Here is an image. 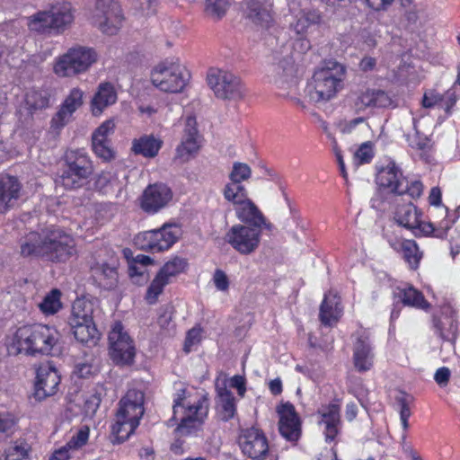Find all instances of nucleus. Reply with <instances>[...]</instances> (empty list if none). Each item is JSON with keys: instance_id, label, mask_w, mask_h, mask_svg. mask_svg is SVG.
I'll return each instance as SVG.
<instances>
[{"instance_id": "obj_1", "label": "nucleus", "mask_w": 460, "mask_h": 460, "mask_svg": "<svg viewBox=\"0 0 460 460\" xmlns=\"http://www.w3.org/2000/svg\"><path fill=\"white\" fill-rule=\"evenodd\" d=\"M19 243L22 257H38L53 263L66 262L76 253L72 235L57 226L30 232Z\"/></svg>"}, {"instance_id": "obj_2", "label": "nucleus", "mask_w": 460, "mask_h": 460, "mask_svg": "<svg viewBox=\"0 0 460 460\" xmlns=\"http://www.w3.org/2000/svg\"><path fill=\"white\" fill-rule=\"evenodd\" d=\"M59 332L46 324H29L19 327L7 346L10 355H49L58 344Z\"/></svg>"}, {"instance_id": "obj_3", "label": "nucleus", "mask_w": 460, "mask_h": 460, "mask_svg": "<svg viewBox=\"0 0 460 460\" xmlns=\"http://www.w3.org/2000/svg\"><path fill=\"white\" fill-rule=\"evenodd\" d=\"M71 4L58 2L49 9L39 11L28 17L30 31L43 35L60 34L73 22Z\"/></svg>"}, {"instance_id": "obj_4", "label": "nucleus", "mask_w": 460, "mask_h": 460, "mask_svg": "<svg viewBox=\"0 0 460 460\" xmlns=\"http://www.w3.org/2000/svg\"><path fill=\"white\" fill-rule=\"evenodd\" d=\"M344 73L345 69L340 64L326 63L314 72L305 89V95L314 102L330 101L341 88Z\"/></svg>"}, {"instance_id": "obj_5", "label": "nucleus", "mask_w": 460, "mask_h": 460, "mask_svg": "<svg viewBox=\"0 0 460 460\" xmlns=\"http://www.w3.org/2000/svg\"><path fill=\"white\" fill-rule=\"evenodd\" d=\"M406 182L401 169L394 161H389L385 166L378 170L376 174V183L379 189L370 200L371 208L385 211L386 204L391 200L397 201L402 196V185Z\"/></svg>"}, {"instance_id": "obj_6", "label": "nucleus", "mask_w": 460, "mask_h": 460, "mask_svg": "<svg viewBox=\"0 0 460 460\" xmlns=\"http://www.w3.org/2000/svg\"><path fill=\"white\" fill-rule=\"evenodd\" d=\"M93 172V163L87 152L70 149L64 155L59 182L66 190L80 189L87 183Z\"/></svg>"}, {"instance_id": "obj_7", "label": "nucleus", "mask_w": 460, "mask_h": 460, "mask_svg": "<svg viewBox=\"0 0 460 460\" xmlns=\"http://www.w3.org/2000/svg\"><path fill=\"white\" fill-rule=\"evenodd\" d=\"M93 303L84 297L72 304L67 323L75 338L83 344L94 345L99 340L100 333L93 320Z\"/></svg>"}, {"instance_id": "obj_8", "label": "nucleus", "mask_w": 460, "mask_h": 460, "mask_svg": "<svg viewBox=\"0 0 460 460\" xmlns=\"http://www.w3.org/2000/svg\"><path fill=\"white\" fill-rule=\"evenodd\" d=\"M97 53L92 48L75 46L55 58L53 72L58 77H74L84 74L97 61Z\"/></svg>"}, {"instance_id": "obj_9", "label": "nucleus", "mask_w": 460, "mask_h": 460, "mask_svg": "<svg viewBox=\"0 0 460 460\" xmlns=\"http://www.w3.org/2000/svg\"><path fill=\"white\" fill-rule=\"evenodd\" d=\"M185 393V389H181L177 392L172 406L173 419L176 418L179 407L184 409V415L176 428V431L181 435H189L201 426L208 417L209 409V401L206 395L200 396L193 402H189L185 405L183 403Z\"/></svg>"}, {"instance_id": "obj_10", "label": "nucleus", "mask_w": 460, "mask_h": 460, "mask_svg": "<svg viewBox=\"0 0 460 460\" xmlns=\"http://www.w3.org/2000/svg\"><path fill=\"white\" fill-rule=\"evenodd\" d=\"M189 78V72L179 59H166L155 66L151 72L152 84L165 93L181 92Z\"/></svg>"}, {"instance_id": "obj_11", "label": "nucleus", "mask_w": 460, "mask_h": 460, "mask_svg": "<svg viewBox=\"0 0 460 460\" xmlns=\"http://www.w3.org/2000/svg\"><path fill=\"white\" fill-rule=\"evenodd\" d=\"M181 234L182 230L180 225L165 223L158 229L137 234L134 243L142 251L161 252L171 249L179 241Z\"/></svg>"}, {"instance_id": "obj_12", "label": "nucleus", "mask_w": 460, "mask_h": 460, "mask_svg": "<svg viewBox=\"0 0 460 460\" xmlns=\"http://www.w3.org/2000/svg\"><path fill=\"white\" fill-rule=\"evenodd\" d=\"M207 80L216 97L219 99L240 100L245 94V88L241 79L229 71L210 68Z\"/></svg>"}, {"instance_id": "obj_13", "label": "nucleus", "mask_w": 460, "mask_h": 460, "mask_svg": "<svg viewBox=\"0 0 460 460\" xmlns=\"http://www.w3.org/2000/svg\"><path fill=\"white\" fill-rule=\"evenodd\" d=\"M109 353L112 362L120 367L131 366L135 361L136 348L133 340L124 331L120 322H116L109 333Z\"/></svg>"}, {"instance_id": "obj_14", "label": "nucleus", "mask_w": 460, "mask_h": 460, "mask_svg": "<svg viewBox=\"0 0 460 460\" xmlns=\"http://www.w3.org/2000/svg\"><path fill=\"white\" fill-rule=\"evenodd\" d=\"M93 19L103 33L113 35L119 30L123 16L120 7L114 0H96Z\"/></svg>"}, {"instance_id": "obj_15", "label": "nucleus", "mask_w": 460, "mask_h": 460, "mask_svg": "<svg viewBox=\"0 0 460 460\" xmlns=\"http://www.w3.org/2000/svg\"><path fill=\"white\" fill-rule=\"evenodd\" d=\"M261 233L262 229L238 224L229 229L226 240L239 253L249 255L258 249Z\"/></svg>"}, {"instance_id": "obj_16", "label": "nucleus", "mask_w": 460, "mask_h": 460, "mask_svg": "<svg viewBox=\"0 0 460 460\" xmlns=\"http://www.w3.org/2000/svg\"><path fill=\"white\" fill-rule=\"evenodd\" d=\"M145 394L138 389H128L119 401V407L116 415L118 420H127L129 431L135 430L144 415Z\"/></svg>"}, {"instance_id": "obj_17", "label": "nucleus", "mask_w": 460, "mask_h": 460, "mask_svg": "<svg viewBox=\"0 0 460 460\" xmlns=\"http://www.w3.org/2000/svg\"><path fill=\"white\" fill-rule=\"evenodd\" d=\"M172 197V190L167 184H149L138 198L139 208L148 215H155L167 207Z\"/></svg>"}, {"instance_id": "obj_18", "label": "nucleus", "mask_w": 460, "mask_h": 460, "mask_svg": "<svg viewBox=\"0 0 460 460\" xmlns=\"http://www.w3.org/2000/svg\"><path fill=\"white\" fill-rule=\"evenodd\" d=\"M238 444L243 455L252 460H263L269 453L267 437L261 429L255 427L242 429Z\"/></svg>"}, {"instance_id": "obj_19", "label": "nucleus", "mask_w": 460, "mask_h": 460, "mask_svg": "<svg viewBox=\"0 0 460 460\" xmlns=\"http://www.w3.org/2000/svg\"><path fill=\"white\" fill-rule=\"evenodd\" d=\"M317 414L320 416L319 425L323 427V433L327 443H337L341 433L342 421L341 418V403L339 400L322 405Z\"/></svg>"}, {"instance_id": "obj_20", "label": "nucleus", "mask_w": 460, "mask_h": 460, "mask_svg": "<svg viewBox=\"0 0 460 460\" xmlns=\"http://www.w3.org/2000/svg\"><path fill=\"white\" fill-rule=\"evenodd\" d=\"M271 82L278 89V94L284 97L298 87L296 68L291 58H285L273 66Z\"/></svg>"}, {"instance_id": "obj_21", "label": "nucleus", "mask_w": 460, "mask_h": 460, "mask_svg": "<svg viewBox=\"0 0 460 460\" xmlns=\"http://www.w3.org/2000/svg\"><path fill=\"white\" fill-rule=\"evenodd\" d=\"M353 364L359 373L369 371L374 366L375 353L370 334L367 330L360 329L354 334Z\"/></svg>"}, {"instance_id": "obj_22", "label": "nucleus", "mask_w": 460, "mask_h": 460, "mask_svg": "<svg viewBox=\"0 0 460 460\" xmlns=\"http://www.w3.org/2000/svg\"><path fill=\"white\" fill-rule=\"evenodd\" d=\"M396 105V101L389 93L382 89L367 88L358 94L353 107L357 113H360L367 110L393 109Z\"/></svg>"}, {"instance_id": "obj_23", "label": "nucleus", "mask_w": 460, "mask_h": 460, "mask_svg": "<svg viewBox=\"0 0 460 460\" xmlns=\"http://www.w3.org/2000/svg\"><path fill=\"white\" fill-rule=\"evenodd\" d=\"M34 396L41 401L54 395L60 384V375L51 362L41 364L37 369Z\"/></svg>"}, {"instance_id": "obj_24", "label": "nucleus", "mask_w": 460, "mask_h": 460, "mask_svg": "<svg viewBox=\"0 0 460 460\" xmlns=\"http://www.w3.org/2000/svg\"><path fill=\"white\" fill-rule=\"evenodd\" d=\"M277 411L279 416V433L287 440L296 442L301 436V421L294 405L288 402L282 403Z\"/></svg>"}, {"instance_id": "obj_25", "label": "nucleus", "mask_w": 460, "mask_h": 460, "mask_svg": "<svg viewBox=\"0 0 460 460\" xmlns=\"http://www.w3.org/2000/svg\"><path fill=\"white\" fill-rule=\"evenodd\" d=\"M84 96V93L79 87H74L70 90L59 110L51 119L53 129L59 130L69 122L72 115L83 105Z\"/></svg>"}, {"instance_id": "obj_26", "label": "nucleus", "mask_w": 460, "mask_h": 460, "mask_svg": "<svg viewBox=\"0 0 460 460\" xmlns=\"http://www.w3.org/2000/svg\"><path fill=\"white\" fill-rule=\"evenodd\" d=\"M457 316L450 307L442 309L438 315L433 316L432 327L435 334L442 341L455 343L458 333Z\"/></svg>"}, {"instance_id": "obj_27", "label": "nucleus", "mask_w": 460, "mask_h": 460, "mask_svg": "<svg viewBox=\"0 0 460 460\" xmlns=\"http://www.w3.org/2000/svg\"><path fill=\"white\" fill-rule=\"evenodd\" d=\"M200 139L201 136L197 128L196 117L187 116L181 143L176 149L177 155L182 160H188L192 154L199 149Z\"/></svg>"}, {"instance_id": "obj_28", "label": "nucleus", "mask_w": 460, "mask_h": 460, "mask_svg": "<svg viewBox=\"0 0 460 460\" xmlns=\"http://www.w3.org/2000/svg\"><path fill=\"white\" fill-rule=\"evenodd\" d=\"M243 16L251 22L262 28H268L272 21L271 4L265 0H243Z\"/></svg>"}, {"instance_id": "obj_29", "label": "nucleus", "mask_w": 460, "mask_h": 460, "mask_svg": "<svg viewBox=\"0 0 460 460\" xmlns=\"http://www.w3.org/2000/svg\"><path fill=\"white\" fill-rule=\"evenodd\" d=\"M385 237L391 248L402 254V258L411 270H416L419 268L423 252L420 250L414 240L390 237L387 233H385Z\"/></svg>"}, {"instance_id": "obj_30", "label": "nucleus", "mask_w": 460, "mask_h": 460, "mask_svg": "<svg viewBox=\"0 0 460 460\" xmlns=\"http://www.w3.org/2000/svg\"><path fill=\"white\" fill-rule=\"evenodd\" d=\"M237 218L244 224V226L258 229L271 230L272 224L269 223L262 212L249 199L241 206L234 208Z\"/></svg>"}, {"instance_id": "obj_31", "label": "nucleus", "mask_w": 460, "mask_h": 460, "mask_svg": "<svg viewBox=\"0 0 460 460\" xmlns=\"http://www.w3.org/2000/svg\"><path fill=\"white\" fill-rule=\"evenodd\" d=\"M93 282L104 289H111L118 283V270L113 262L95 261L90 267Z\"/></svg>"}, {"instance_id": "obj_32", "label": "nucleus", "mask_w": 460, "mask_h": 460, "mask_svg": "<svg viewBox=\"0 0 460 460\" xmlns=\"http://www.w3.org/2000/svg\"><path fill=\"white\" fill-rule=\"evenodd\" d=\"M22 185L14 176L0 177V213L11 208L20 197Z\"/></svg>"}, {"instance_id": "obj_33", "label": "nucleus", "mask_w": 460, "mask_h": 460, "mask_svg": "<svg viewBox=\"0 0 460 460\" xmlns=\"http://www.w3.org/2000/svg\"><path fill=\"white\" fill-rule=\"evenodd\" d=\"M342 315L341 298L332 292L324 295L320 305L319 319L325 326L336 323Z\"/></svg>"}, {"instance_id": "obj_34", "label": "nucleus", "mask_w": 460, "mask_h": 460, "mask_svg": "<svg viewBox=\"0 0 460 460\" xmlns=\"http://www.w3.org/2000/svg\"><path fill=\"white\" fill-rule=\"evenodd\" d=\"M118 96L114 85L110 82H103L98 85L91 102L93 114L100 115L104 109L114 104Z\"/></svg>"}, {"instance_id": "obj_35", "label": "nucleus", "mask_w": 460, "mask_h": 460, "mask_svg": "<svg viewBox=\"0 0 460 460\" xmlns=\"http://www.w3.org/2000/svg\"><path fill=\"white\" fill-rule=\"evenodd\" d=\"M394 296L406 306L424 311L429 310L430 307V304L425 299L423 294L412 286L397 288L394 291Z\"/></svg>"}, {"instance_id": "obj_36", "label": "nucleus", "mask_w": 460, "mask_h": 460, "mask_svg": "<svg viewBox=\"0 0 460 460\" xmlns=\"http://www.w3.org/2000/svg\"><path fill=\"white\" fill-rule=\"evenodd\" d=\"M420 216L421 214L418 211L417 208L409 201L396 208L394 220L399 226L413 230L420 225Z\"/></svg>"}, {"instance_id": "obj_37", "label": "nucleus", "mask_w": 460, "mask_h": 460, "mask_svg": "<svg viewBox=\"0 0 460 460\" xmlns=\"http://www.w3.org/2000/svg\"><path fill=\"white\" fill-rule=\"evenodd\" d=\"M218 415L223 421H228L234 418L236 412L235 398L226 387L217 389Z\"/></svg>"}, {"instance_id": "obj_38", "label": "nucleus", "mask_w": 460, "mask_h": 460, "mask_svg": "<svg viewBox=\"0 0 460 460\" xmlns=\"http://www.w3.org/2000/svg\"><path fill=\"white\" fill-rule=\"evenodd\" d=\"M162 146V142L153 136H143L138 139H134L132 143V151L136 155H141L145 157H155Z\"/></svg>"}, {"instance_id": "obj_39", "label": "nucleus", "mask_w": 460, "mask_h": 460, "mask_svg": "<svg viewBox=\"0 0 460 460\" xmlns=\"http://www.w3.org/2000/svg\"><path fill=\"white\" fill-rule=\"evenodd\" d=\"M224 199L230 202L234 208L241 206L250 199L248 190L243 184L227 182L223 189Z\"/></svg>"}, {"instance_id": "obj_40", "label": "nucleus", "mask_w": 460, "mask_h": 460, "mask_svg": "<svg viewBox=\"0 0 460 460\" xmlns=\"http://www.w3.org/2000/svg\"><path fill=\"white\" fill-rule=\"evenodd\" d=\"M60 297L61 292L57 288L52 289L39 304L40 310L46 315L58 313L62 307Z\"/></svg>"}, {"instance_id": "obj_41", "label": "nucleus", "mask_w": 460, "mask_h": 460, "mask_svg": "<svg viewBox=\"0 0 460 460\" xmlns=\"http://www.w3.org/2000/svg\"><path fill=\"white\" fill-rule=\"evenodd\" d=\"M230 7L229 0H205V13L213 20L219 21Z\"/></svg>"}, {"instance_id": "obj_42", "label": "nucleus", "mask_w": 460, "mask_h": 460, "mask_svg": "<svg viewBox=\"0 0 460 460\" xmlns=\"http://www.w3.org/2000/svg\"><path fill=\"white\" fill-rule=\"evenodd\" d=\"M187 260L179 256H174L160 269L159 272L170 280L171 278L183 272L187 268Z\"/></svg>"}, {"instance_id": "obj_43", "label": "nucleus", "mask_w": 460, "mask_h": 460, "mask_svg": "<svg viewBox=\"0 0 460 460\" xmlns=\"http://www.w3.org/2000/svg\"><path fill=\"white\" fill-rule=\"evenodd\" d=\"M169 283L170 280L158 271L146 291V299L148 304H155L158 296L163 293L164 287Z\"/></svg>"}, {"instance_id": "obj_44", "label": "nucleus", "mask_w": 460, "mask_h": 460, "mask_svg": "<svg viewBox=\"0 0 460 460\" xmlns=\"http://www.w3.org/2000/svg\"><path fill=\"white\" fill-rule=\"evenodd\" d=\"M451 228V224L448 221H442L438 227L432 223H423L420 220V225H418L417 228L413 229V231H419L425 235H429L433 234V235L437 238L443 239L447 236V231ZM415 235H418L416 232H414Z\"/></svg>"}, {"instance_id": "obj_45", "label": "nucleus", "mask_w": 460, "mask_h": 460, "mask_svg": "<svg viewBox=\"0 0 460 460\" xmlns=\"http://www.w3.org/2000/svg\"><path fill=\"white\" fill-rule=\"evenodd\" d=\"M251 175L252 169L247 164L234 162L229 173V180L230 182L243 184V181L250 179Z\"/></svg>"}, {"instance_id": "obj_46", "label": "nucleus", "mask_w": 460, "mask_h": 460, "mask_svg": "<svg viewBox=\"0 0 460 460\" xmlns=\"http://www.w3.org/2000/svg\"><path fill=\"white\" fill-rule=\"evenodd\" d=\"M94 154L103 161H111L115 157V152L111 146V140L92 139Z\"/></svg>"}, {"instance_id": "obj_47", "label": "nucleus", "mask_w": 460, "mask_h": 460, "mask_svg": "<svg viewBox=\"0 0 460 460\" xmlns=\"http://www.w3.org/2000/svg\"><path fill=\"white\" fill-rule=\"evenodd\" d=\"M127 420H118L111 426V435L114 437L113 443H122L127 440L135 430L129 431V427L126 425Z\"/></svg>"}, {"instance_id": "obj_48", "label": "nucleus", "mask_w": 460, "mask_h": 460, "mask_svg": "<svg viewBox=\"0 0 460 460\" xmlns=\"http://www.w3.org/2000/svg\"><path fill=\"white\" fill-rule=\"evenodd\" d=\"M88 438L89 428L84 426L66 442L67 447H70L72 450H77L87 443Z\"/></svg>"}, {"instance_id": "obj_49", "label": "nucleus", "mask_w": 460, "mask_h": 460, "mask_svg": "<svg viewBox=\"0 0 460 460\" xmlns=\"http://www.w3.org/2000/svg\"><path fill=\"white\" fill-rule=\"evenodd\" d=\"M114 120L107 119L94 130V132L92 135V139L110 140L109 137L114 133Z\"/></svg>"}, {"instance_id": "obj_50", "label": "nucleus", "mask_w": 460, "mask_h": 460, "mask_svg": "<svg viewBox=\"0 0 460 460\" xmlns=\"http://www.w3.org/2000/svg\"><path fill=\"white\" fill-rule=\"evenodd\" d=\"M28 448L26 444H15L5 450L4 460H26Z\"/></svg>"}, {"instance_id": "obj_51", "label": "nucleus", "mask_w": 460, "mask_h": 460, "mask_svg": "<svg viewBox=\"0 0 460 460\" xmlns=\"http://www.w3.org/2000/svg\"><path fill=\"white\" fill-rule=\"evenodd\" d=\"M374 157V152L370 143H363L355 153V160L358 164H368Z\"/></svg>"}, {"instance_id": "obj_52", "label": "nucleus", "mask_w": 460, "mask_h": 460, "mask_svg": "<svg viewBox=\"0 0 460 460\" xmlns=\"http://www.w3.org/2000/svg\"><path fill=\"white\" fill-rule=\"evenodd\" d=\"M17 423L16 417L8 411L0 413V436L8 434L13 431V429Z\"/></svg>"}, {"instance_id": "obj_53", "label": "nucleus", "mask_w": 460, "mask_h": 460, "mask_svg": "<svg viewBox=\"0 0 460 460\" xmlns=\"http://www.w3.org/2000/svg\"><path fill=\"white\" fill-rule=\"evenodd\" d=\"M423 192V184L420 181L415 180L411 182H406L402 185V196L407 194L411 199H418L421 196Z\"/></svg>"}, {"instance_id": "obj_54", "label": "nucleus", "mask_w": 460, "mask_h": 460, "mask_svg": "<svg viewBox=\"0 0 460 460\" xmlns=\"http://www.w3.org/2000/svg\"><path fill=\"white\" fill-rule=\"evenodd\" d=\"M201 338V329L199 327H193L186 335L184 341V351L189 353L193 345L199 343Z\"/></svg>"}, {"instance_id": "obj_55", "label": "nucleus", "mask_w": 460, "mask_h": 460, "mask_svg": "<svg viewBox=\"0 0 460 460\" xmlns=\"http://www.w3.org/2000/svg\"><path fill=\"white\" fill-rule=\"evenodd\" d=\"M458 97L454 89H448L444 94H442L440 107L447 113H451L452 108L456 105Z\"/></svg>"}, {"instance_id": "obj_56", "label": "nucleus", "mask_w": 460, "mask_h": 460, "mask_svg": "<svg viewBox=\"0 0 460 460\" xmlns=\"http://www.w3.org/2000/svg\"><path fill=\"white\" fill-rule=\"evenodd\" d=\"M213 282L219 291H226L229 288V279L225 271L217 269L213 275Z\"/></svg>"}, {"instance_id": "obj_57", "label": "nucleus", "mask_w": 460, "mask_h": 460, "mask_svg": "<svg viewBox=\"0 0 460 460\" xmlns=\"http://www.w3.org/2000/svg\"><path fill=\"white\" fill-rule=\"evenodd\" d=\"M442 100V94L436 92H429L424 93L422 98V106L429 109L438 105L440 107Z\"/></svg>"}, {"instance_id": "obj_58", "label": "nucleus", "mask_w": 460, "mask_h": 460, "mask_svg": "<svg viewBox=\"0 0 460 460\" xmlns=\"http://www.w3.org/2000/svg\"><path fill=\"white\" fill-rule=\"evenodd\" d=\"M396 401L400 406V419H409L411 416L410 400L407 395L401 394L396 397Z\"/></svg>"}, {"instance_id": "obj_59", "label": "nucleus", "mask_w": 460, "mask_h": 460, "mask_svg": "<svg viewBox=\"0 0 460 460\" xmlns=\"http://www.w3.org/2000/svg\"><path fill=\"white\" fill-rule=\"evenodd\" d=\"M118 181L117 177L111 172H102L98 176L96 184L101 188L114 186Z\"/></svg>"}, {"instance_id": "obj_60", "label": "nucleus", "mask_w": 460, "mask_h": 460, "mask_svg": "<svg viewBox=\"0 0 460 460\" xmlns=\"http://www.w3.org/2000/svg\"><path fill=\"white\" fill-rule=\"evenodd\" d=\"M450 375H451V373H450L449 368L446 367H439L438 369H437V371L434 375V379L439 386L443 387L448 384Z\"/></svg>"}, {"instance_id": "obj_61", "label": "nucleus", "mask_w": 460, "mask_h": 460, "mask_svg": "<svg viewBox=\"0 0 460 460\" xmlns=\"http://www.w3.org/2000/svg\"><path fill=\"white\" fill-rule=\"evenodd\" d=\"M230 386L237 390L238 395L244 396L246 392L245 378L242 376L235 375L230 379Z\"/></svg>"}, {"instance_id": "obj_62", "label": "nucleus", "mask_w": 460, "mask_h": 460, "mask_svg": "<svg viewBox=\"0 0 460 460\" xmlns=\"http://www.w3.org/2000/svg\"><path fill=\"white\" fill-rule=\"evenodd\" d=\"M72 449L67 447V445L59 447L55 450L51 455L49 460H68L70 458V451Z\"/></svg>"}, {"instance_id": "obj_63", "label": "nucleus", "mask_w": 460, "mask_h": 460, "mask_svg": "<svg viewBox=\"0 0 460 460\" xmlns=\"http://www.w3.org/2000/svg\"><path fill=\"white\" fill-rule=\"evenodd\" d=\"M442 193L438 187H433L429 195V202L431 206L440 207Z\"/></svg>"}, {"instance_id": "obj_64", "label": "nucleus", "mask_w": 460, "mask_h": 460, "mask_svg": "<svg viewBox=\"0 0 460 460\" xmlns=\"http://www.w3.org/2000/svg\"><path fill=\"white\" fill-rule=\"evenodd\" d=\"M283 98L289 100L294 105L305 110L306 105L305 102L299 98L298 89L295 90L293 93L285 95Z\"/></svg>"}]
</instances>
